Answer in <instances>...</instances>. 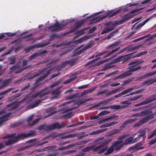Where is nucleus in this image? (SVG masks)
Masks as SVG:
<instances>
[{
	"mask_svg": "<svg viewBox=\"0 0 156 156\" xmlns=\"http://www.w3.org/2000/svg\"><path fill=\"white\" fill-rule=\"evenodd\" d=\"M91 98H88L87 99H83L79 100L77 101H69L66 102L60 105V106H63L66 105H67L72 103L71 105L72 107H66L64 108L63 112L64 113H66L63 115V116L65 118H69L73 116L72 113L69 112L73 109H74L79 107V105L83 104L87 101L91 100Z\"/></svg>",
	"mask_w": 156,
	"mask_h": 156,
	"instance_id": "obj_1",
	"label": "nucleus"
},
{
	"mask_svg": "<svg viewBox=\"0 0 156 156\" xmlns=\"http://www.w3.org/2000/svg\"><path fill=\"white\" fill-rule=\"evenodd\" d=\"M144 61L143 60H138L132 61L129 63L128 64V65L129 66L128 68L129 70L115 77L114 78V80L122 79L125 77L129 76L132 74V72H135L141 69V66H139V65L142 63Z\"/></svg>",
	"mask_w": 156,
	"mask_h": 156,
	"instance_id": "obj_2",
	"label": "nucleus"
},
{
	"mask_svg": "<svg viewBox=\"0 0 156 156\" xmlns=\"http://www.w3.org/2000/svg\"><path fill=\"white\" fill-rule=\"evenodd\" d=\"M35 131L32 130L28 133H20L18 135L16 136H15V134L8 135L4 137V138H12L13 139H9L8 140L5 141L4 143L6 146H9L19 141L20 139H23L25 138L31 136H33L35 135Z\"/></svg>",
	"mask_w": 156,
	"mask_h": 156,
	"instance_id": "obj_3",
	"label": "nucleus"
},
{
	"mask_svg": "<svg viewBox=\"0 0 156 156\" xmlns=\"http://www.w3.org/2000/svg\"><path fill=\"white\" fill-rule=\"evenodd\" d=\"M54 68L51 67L49 68L48 66L39 71V73L32 76L31 77H29L28 76H26L27 79L30 80L32 79L33 78L37 77L40 75L43 74V75L40 78L37 79L34 83L35 87H38L40 85L44 83L43 80L45 79L50 74L51 71H52Z\"/></svg>",
	"mask_w": 156,
	"mask_h": 156,
	"instance_id": "obj_4",
	"label": "nucleus"
},
{
	"mask_svg": "<svg viewBox=\"0 0 156 156\" xmlns=\"http://www.w3.org/2000/svg\"><path fill=\"white\" fill-rule=\"evenodd\" d=\"M129 134L127 133L124 134L118 138V140L116 141L113 143L112 145L107 151L105 153V155H107L110 154L114 151V149L116 151L120 150L123 146L122 145H119V144L123 142L122 139L126 137L129 136Z\"/></svg>",
	"mask_w": 156,
	"mask_h": 156,
	"instance_id": "obj_5",
	"label": "nucleus"
},
{
	"mask_svg": "<svg viewBox=\"0 0 156 156\" xmlns=\"http://www.w3.org/2000/svg\"><path fill=\"white\" fill-rule=\"evenodd\" d=\"M122 17L124 18L119 21L116 22L115 23L113 24L112 26H110L109 27L104 28L103 30L101 31V34H104L107 33L108 32L112 31L115 29L116 25H119L123 24L129 20L133 18V15H130L129 14H127L123 16Z\"/></svg>",
	"mask_w": 156,
	"mask_h": 156,
	"instance_id": "obj_6",
	"label": "nucleus"
},
{
	"mask_svg": "<svg viewBox=\"0 0 156 156\" xmlns=\"http://www.w3.org/2000/svg\"><path fill=\"white\" fill-rule=\"evenodd\" d=\"M65 126L61 125L58 122H56L50 125L44 124L38 127L37 129L41 133H44L55 129H59Z\"/></svg>",
	"mask_w": 156,
	"mask_h": 156,
	"instance_id": "obj_7",
	"label": "nucleus"
},
{
	"mask_svg": "<svg viewBox=\"0 0 156 156\" xmlns=\"http://www.w3.org/2000/svg\"><path fill=\"white\" fill-rule=\"evenodd\" d=\"M121 10V8H119L115 10H111L107 13L106 15L104 16H100L92 19L90 20V24L99 22L107 17L110 18L116 15Z\"/></svg>",
	"mask_w": 156,
	"mask_h": 156,
	"instance_id": "obj_8",
	"label": "nucleus"
},
{
	"mask_svg": "<svg viewBox=\"0 0 156 156\" xmlns=\"http://www.w3.org/2000/svg\"><path fill=\"white\" fill-rule=\"evenodd\" d=\"M67 24V23H66L65 24H63L58 22H56L55 24L50 25L47 28L48 29H51V32H56L62 30L64 28V27Z\"/></svg>",
	"mask_w": 156,
	"mask_h": 156,
	"instance_id": "obj_9",
	"label": "nucleus"
},
{
	"mask_svg": "<svg viewBox=\"0 0 156 156\" xmlns=\"http://www.w3.org/2000/svg\"><path fill=\"white\" fill-rule=\"evenodd\" d=\"M156 114V112L153 114H151L150 115L145 116L138 121V122L135 123L133 126L135 127L140 126V125L147 122L149 120H151L154 118V115Z\"/></svg>",
	"mask_w": 156,
	"mask_h": 156,
	"instance_id": "obj_10",
	"label": "nucleus"
},
{
	"mask_svg": "<svg viewBox=\"0 0 156 156\" xmlns=\"http://www.w3.org/2000/svg\"><path fill=\"white\" fill-rule=\"evenodd\" d=\"M118 43L117 42L114 43L110 45H109L106 48L107 49H110L111 48L112 49V50L109 52L105 56H104L103 58H105L109 56L110 55L114 52H116L118 51L119 49L120 48V47H119L115 49H114L116 47Z\"/></svg>",
	"mask_w": 156,
	"mask_h": 156,
	"instance_id": "obj_11",
	"label": "nucleus"
},
{
	"mask_svg": "<svg viewBox=\"0 0 156 156\" xmlns=\"http://www.w3.org/2000/svg\"><path fill=\"white\" fill-rule=\"evenodd\" d=\"M47 89L48 88H45L44 89L42 90L40 92L33 94L32 96V98H34L37 96H39V97H41L47 95L50 92V91L48 90H47Z\"/></svg>",
	"mask_w": 156,
	"mask_h": 156,
	"instance_id": "obj_12",
	"label": "nucleus"
},
{
	"mask_svg": "<svg viewBox=\"0 0 156 156\" xmlns=\"http://www.w3.org/2000/svg\"><path fill=\"white\" fill-rule=\"evenodd\" d=\"M154 96L153 95V94L151 96L149 97L147 99L141 101L139 103L135 104L134 106L135 107H137L140 105L147 104L155 101L156 99L155 98Z\"/></svg>",
	"mask_w": 156,
	"mask_h": 156,
	"instance_id": "obj_13",
	"label": "nucleus"
},
{
	"mask_svg": "<svg viewBox=\"0 0 156 156\" xmlns=\"http://www.w3.org/2000/svg\"><path fill=\"white\" fill-rule=\"evenodd\" d=\"M47 53V51L46 50H43L42 51H39L38 52H36L35 53L29 56L28 58V61L32 60L33 59L35 58L36 57L38 56H40L42 55L45 54Z\"/></svg>",
	"mask_w": 156,
	"mask_h": 156,
	"instance_id": "obj_14",
	"label": "nucleus"
},
{
	"mask_svg": "<svg viewBox=\"0 0 156 156\" xmlns=\"http://www.w3.org/2000/svg\"><path fill=\"white\" fill-rule=\"evenodd\" d=\"M2 111H0V126H2L3 123L8 120V117L11 114V113L9 112L5 115H2Z\"/></svg>",
	"mask_w": 156,
	"mask_h": 156,
	"instance_id": "obj_15",
	"label": "nucleus"
},
{
	"mask_svg": "<svg viewBox=\"0 0 156 156\" xmlns=\"http://www.w3.org/2000/svg\"><path fill=\"white\" fill-rule=\"evenodd\" d=\"M133 53H131L124 55L120 56L121 61H122V63H123L129 60L131 58H132L133 57L132 55Z\"/></svg>",
	"mask_w": 156,
	"mask_h": 156,
	"instance_id": "obj_16",
	"label": "nucleus"
},
{
	"mask_svg": "<svg viewBox=\"0 0 156 156\" xmlns=\"http://www.w3.org/2000/svg\"><path fill=\"white\" fill-rule=\"evenodd\" d=\"M21 47V46L19 45L18 44H16L15 46H13L11 47L10 49L8 51L3 54L2 55V56L5 55L9 54L12 51L14 50L16 52Z\"/></svg>",
	"mask_w": 156,
	"mask_h": 156,
	"instance_id": "obj_17",
	"label": "nucleus"
},
{
	"mask_svg": "<svg viewBox=\"0 0 156 156\" xmlns=\"http://www.w3.org/2000/svg\"><path fill=\"white\" fill-rule=\"evenodd\" d=\"M33 117V115H31L29 116L27 119V122H28V125L29 126H33L36 123L40 120V119L37 118L34 120L31 123H30L31 122L32 120Z\"/></svg>",
	"mask_w": 156,
	"mask_h": 156,
	"instance_id": "obj_18",
	"label": "nucleus"
},
{
	"mask_svg": "<svg viewBox=\"0 0 156 156\" xmlns=\"http://www.w3.org/2000/svg\"><path fill=\"white\" fill-rule=\"evenodd\" d=\"M143 144L141 142H139L136 143L135 146L131 147L133 150H142L144 148L143 146H142Z\"/></svg>",
	"mask_w": 156,
	"mask_h": 156,
	"instance_id": "obj_19",
	"label": "nucleus"
},
{
	"mask_svg": "<svg viewBox=\"0 0 156 156\" xmlns=\"http://www.w3.org/2000/svg\"><path fill=\"white\" fill-rule=\"evenodd\" d=\"M136 120V119H127L122 123V124L120 126V128L121 129L123 128H125V126L126 125L129 124L133 123L135 122Z\"/></svg>",
	"mask_w": 156,
	"mask_h": 156,
	"instance_id": "obj_20",
	"label": "nucleus"
},
{
	"mask_svg": "<svg viewBox=\"0 0 156 156\" xmlns=\"http://www.w3.org/2000/svg\"><path fill=\"white\" fill-rule=\"evenodd\" d=\"M95 149H96L95 146L94 145H92L91 146L87 147L82 149V151L83 152H89L92 150L93 151L96 152V151Z\"/></svg>",
	"mask_w": 156,
	"mask_h": 156,
	"instance_id": "obj_21",
	"label": "nucleus"
},
{
	"mask_svg": "<svg viewBox=\"0 0 156 156\" xmlns=\"http://www.w3.org/2000/svg\"><path fill=\"white\" fill-rule=\"evenodd\" d=\"M19 106V104L17 103H14L8 105L7 106L8 111H11L16 108Z\"/></svg>",
	"mask_w": 156,
	"mask_h": 156,
	"instance_id": "obj_22",
	"label": "nucleus"
},
{
	"mask_svg": "<svg viewBox=\"0 0 156 156\" xmlns=\"http://www.w3.org/2000/svg\"><path fill=\"white\" fill-rule=\"evenodd\" d=\"M50 44V42L48 41L46 42L42 43V44H36L32 46L33 48H39L44 47Z\"/></svg>",
	"mask_w": 156,
	"mask_h": 156,
	"instance_id": "obj_23",
	"label": "nucleus"
},
{
	"mask_svg": "<svg viewBox=\"0 0 156 156\" xmlns=\"http://www.w3.org/2000/svg\"><path fill=\"white\" fill-rule=\"evenodd\" d=\"M141 117L150 115L152 113V112L150 109H146L140 112Z\"/></svg>",
	"mask_w": 156,
	"mask_h": 156,
	"instance_id": "obj_24",
	"label": "nucleus"
},
{
	"mask_svg": "<svg viewBox=\"0 0 156 156\" xmlns=\"http://www.w3.org/2000/svg\"><path fill=\"white\" fill-rule=\"evenodd\" d=\"M152 17H150L145 20L144 21H143L142 23H140L137 25L135 27V29H137L140 28L142 27L143 26H144L147 22L149 21L151 19Z\"/></svg>",
	"mask_w": 156,
	"mask_h": 156,
	"instance_id": "obj_25",
	"label": "nucleus"
},
{
	"mask_svg": "<svg viewBox=\"0 0 156 156\" xmlns=\"http://www.w3.org/2000/svg\"><path fill=\"white\" fill-rule=\"evenodd\" d=\"M84 23V22L83 21H81L75 24V28L74 29L71 30V31L69 32L68 33H70L75 30L76 29L80 27Z\"/></svg>",
	"mask_w": 156,
	"mask_h": 156,
	"instance_id": "obj_26",
	"label": "nucleus"
},
{
	"mask_svg": "<svg viewBox=\"0 0 156 156\" xmlns=\"http://www.w3.org/2000/svg\"><path fill=\"white\" fill-rule=\"evenodd\" d=\"M42 100H41L40 99L38 100L37 101H34V103H33L32 104H31L29 106V107L30 108H33L37 106L38 105L41 103V101Z\"/></svg>",
	"mask_w": 156,
	"mask_h": 156,
	"instance_id": "obj_27",
	"label": "nucleus"
},
{
	"mask_svg": "<svg viewBox=\"0 0 156 156\" xmlns=\"http://www.w3.org/2000/svg\"><path fill=\"white\" fill-rule=\"evenodd\" d=\"M133 144V137L130 136L127 138L125 140L124 144Z\"/></svg>",
	"mask_w": 156,
	"mask_h": 156,
	"instance_id": "obj_28",
	"label": "nucleus"
},
{
	"mask_svg": "<svg viewBox=\"0 0 156 156\" xmlns=\"http://www.w3.org/2000/svg\"><path fill=\"white\" fill-rule=\"evenodd\" d=\"M11 80L10 78L5 80L2 83V85L0 86V89L3 88L8 84L10 83Z\"/></svg>",
	"mask_w": 156,
	"mask_h": 156,
	"instance_id": "obj_29",
	"label": "nucleus"
},
{
	"mask_svg": "<svg viewBox=\"0 0 156 156\" xmlns=\"http://www.w3.org/2000/svg\"><path fill=\"white\" fill-rule=\"evenodd\" d=\"M56 146H50L47 147H46L42 149L43 151H53L55 150Z\"/></svg>",
	"mask_w": 156,
	"mask_h": 156,
	"instance_id": "obj_30",
	"label": "nucleus"
},
{
	"mask_svg": "<svg viewBox=\"0 0 156 156\" xmlns=\"http://www.w3.org/2000/svg\"><path fill=\"white\" fill-rule=\"evenodd\" d=\"M88 29L87 28H84L80 31L76 33V36L74 37V38H75L78 36H79L84 34V31Z\"/></svg>",
	"mask_w": 156,
	"mask_h": 156,
	"instance_id": "obj_31",
	"label": "nucleus"
},
{
	"mask_svg": "<svg viewBox=\"0 0 156 156\" xmlns=\"http://www.w3.org/2000/svg\"><path fill=\"white\" fill-rule=\"evenodd\" d=\"M78 58H76L75 59H72L68 61L65 62V64H69L70 65L72 66L75 64V62L77 60Z\"/></svg>",
	"mask_w": 156,
	"mask_h": 156,
	"instance_id": "obj_32",
	"label": "nucleus"
},
{
	"mask_svg": "<svg viewBox=\"0 0 156 156\" xmlns=\"http://www.w3.org/2000/svg\"><path fill=\"white\" fill-rule=\"evenodd\" d=\"M114 66L111 63L106 64L104 67L101 70V71H105L109 69L114 67Z\"/></svg>",
	"mask_w": 156,
	"mask_h": 156,
	"instance_id": "obj_33",
	"label": "nucleus"
},
{
	"mask_svg": "<svg viewBox=\"0 0 156 156\" xmlns=\"http://www.w3.org/2000/svg\"><path fill=\"white\" fill-rule=\"evenodd\" d=\"M60 87H58L55 89V90L53 91L52 94L55 97H58L59 94L60 92Z\"/></svg>",
	"mask_w": 156,
	"mask_h": 156,
	"instance_id": "obj_34",
	"label": "nucleus"
},
{
	"mask_svg": "<svg viewBox=\"0 0 156 156\" xmlns=\"http://www.w3.org/2000/svg\"><path fill=\"white\" fill-rule=\"evenodd\" d=\"M155 74H156V71L154 72L148 73L143 75V78H144V79H146Z\"/></svg>",
	"mask_w": 156,
	"mask_h": 156,
	"instance_id": "obj_35",
	"label": "nucleus"
},
{
	"mask_svg": "<svg viewBox=\"0 0 156 156\" xmlns=\"http://www.w3.org/2000/svg\"><path fill=\"white\" fill-rule=\"evenodd\" d=\"M107 144V143H106L105 141L104 142H102L99 145H98V146L95 147V149L96 150V151H98L99 149H100L101 148H102L103 147H104V146H105Z\"/></svg>",
	"mask_w": 156,
	"mask_h": 156,
	"instance_id": "obj_36",
	"label": "nucleus"
},
{
	"mask_svg": "<svg viewBox=\"0 0 156 156\" xmlns=\"http://www.w3.org/2000/svg\"><path fill=\"white\" fill-rule=\"evenodd\" d=\"M156 80L155 79L154 80L153 79H149L148 80L145 81H144L143 83L144 84H148V85L154 83L156 82V81H155Z\"/></svg>",
	"mask_w": 156,
	"mask_h": 156,
	"instance_id": "obj_37",
	"label": "nucleus"
},
{
	"mask_svg": "<svg viewBox=\"0 0 156 156\" xmlns=\"http://www.w3.org/2000/svg\"><path fill=\"white\" fill-rule=\"evenodd\" d=\"M118 29H116L112 32H111L107 36L106 39H109L111 37H113L114 35L118 32Z\"/></svg>",
	"mask_w": 156,
	"mask_h": 156,
	"instance_id": "obj_38",
	"label": "nucleus"
},
{
	"mask_svg": "<svg viewBox=\"0 0 156 156\" xmlns=\"http://www.w3.org/2000/svg\"><path fill=\"white\" fill-rule=\"evenodd\" d=\"M19 66L18 65H16L13 66L10 68L9 69L10 73L13 72L15 70H16L17 68H19Z\"/></svg>",
	"mask_w": 156,
	"mask_h": 156,
	"instance_id": "obj_39",
	"label": "nucleus"
},
{
	"mask_svg": "<svg viewBox=\"0 0 156 156\" xmlns=\"http://www.w3.org/2000/svg\"><path fill=\"white\" fill-rule=\"evenodd\" d=\"M85 51L83 48H82L80 50H77L74 52L73 56H75L77 55L81 54L83 51Z\"/></svg>",
	"mask_w": 156,
	"mask_h": 156,
	"instance_id": "obj_40",
	"label": "nucleus"
},
{
	"mask_svg": "<svg viewBox=\"0 0 156 156\" xmlns=\"http://www.w3.org/2000/svg\"><path fill=\"white\" fill-rule=\"evenodd\" d=\"M120 129H115L109 132V136H112L113 135L116 134L120 131Z\"/></svg>",
	"mask_w": 156,
	"mask_h": 156,
	"instance_id": "obj_41",
	"label": "nucleus"
},
{
	"mask_svg": "<svg viewBox=\"0 0 156 156\" xmlns=\"http://www.w3.org/2000/svg\"><path fill=\"white\" fill-rule=\"evenodd\" d=\"M144 89H142V90H138L136 91H135L133 92L130 93L129 94L126 95L124 97L128 96L130 95H133V94H139L143 90H144Z\"/></svg>",
	"mask_w": 156,
	"mask_h": 156,
	"instance_id": "obj_42",
	"label": "nucleus"
},
{
	"mask_svg": "<svg viewBox=\"0 0 156 156\" xmlns=\"http://www.w3.org/2000/svg\"><path fill=\"white\" fill-rule=\"evenodd\" d=\"M9 60L10 61V62L9 63V64H14L15 63L16 61V58L14 56H13L9 58Z\"/></svg>",
	"mask_w": 156,
	"mask_h": 156,
	"instance_id": "obj_43",
	"label": "nucleus"
},
{
	"mask_svg": "<svg viewBox=\"0 0 156 156\" xmlns=\"http://www.w3.org/2000/svg\"><path fill=\"white\" fill-rule=\"evenodd\" d=\"M13 88H10L5 91H3L0 93V96H4L3 95L4 94L12 90H13Z\"/></svg>",
	"mask_w": 156,
	"mask_h": 156,
	"instance_id": "obj_44",
	"label": "nucleus"
},
{
	"mask_svg": "<svg viewBox=\"0 0 156 156\" xmlns=\"http://www.w3.org/2000/svg\"><path fill=\"white\" fill-rule=\"evenodd\" d=\"M108 52V51H103V52H102L101 53H99L98 55H95V57H96L97 58H95L94 60L93 61H96V60L99 59L100 58V57H99L100 56L102 55L105 54V53H107Z\"/></svg>",
	"mask_w": 156,
	"mask_h": 156,
	"instance_id": "obj_45",
	"label": "nucleus"
},
{
	"mask_svg": "<svg viewBox=\"0 0 156 156\" xmlns=\"http://www.w3.org/2000/svg\"><path fill=\"white\" fill-rule=\"evenodd\" d=\"M32 34H30L23 36V38L25 39L26 41H29L32 39Z\"/></svg>",
	"mask_w": 156,
	"mask_h": 156,
	"instance_id": "obj_46",
	"label": "nucleus"
},
{
	"mask_svg": "<svg viewBox=\"0 0 156 156\" xmlns=\"http://www.w3.org/2000/svg\"><path fill=\"white\" fill-rule=\"evenodd\" d=\"M93 43V42L92 41H90L86 46L83 48L84 50H86L88 49L91 48L92 47Z\"/></svg>",
	"mask_w": 156,
	"mask_h": 156,
	"instance_id": "obj_47",
	"label": "nucleus"
},
{
	"mask_svg": "<svg viewBox=\"0 0 156 156\" xmlns=\"http://www.w3.org/2000/svg\"><path fill=\"white\" fill-rule=\"evenodd\" d=\"M134 89L133 87H131L127 89L126 90L121 92L122 95L126 94L128 93L129 92L132 91Z\"/></svg>",
	"mask_w": 156,
	"mask_h": 156,
	"instance_id": "obj_48",
	"label": "nucleus"
},
{
	"mask_svg": "<svg viewBox=\"0 0 156 156\" xmlns=\"http://www.w3.org/2000/svg\"><path fill=\"white\" fill-rule=\"evenodd\" d=\"M139 134L138 135L140 137H143L146 134V131L144 129L141 130L139 131Z\"/></svg>",
	"mask_w": 156,
	"mask_h": 156,
	"instance_id": "obj_49",
	"label": "nucleus"
},
{
	"mask_svg": "<svg viewBox=\"0 0 156 156\" xmlns=\"http://www.w3.org/2000/svg\"><path fill=\"white\" fill-rule=\"evenodd\" d=\"M118 123V122H111L109 123H107L105 124V127H108L111 126H113L115 124H117Z\"/></svg>",
	"mask_w": 156,
	"mask_h": 156,
	"instance_id": "obj_50",
	"label": "nucleus"
},
{
	"mask_svg": "<svg viewBox=\"0 0 156 156\" xmlns=\"http://www.w3.org/2000/svg\"><path fill=\"white\" fill-rule=\"evenodd\" d=\"M90 140H83V141H82L81 142H77L76 143V145H82L83 144H85L87 143L89 141H90Z\"/></svg>",
	"mask_w": 156,
	"mask_h": 156,
	"instance_id": "obj_51",
	"label": "nucleus"
},
{
	"mask_svg": "<svg viewBox=\"0 0 156 156\" xmlns=\"http://www.w3.org/2000/svg\"><path fill=\"white\" fill-rule=\"evenodd\" d=\"M50 38L49 39V40L50 41L52 40L53 39H54L55 38H58L59 37L58 35L56 34H53L50 36Z\"/></svg>",
	"mask_w": 156,
	"mask_h": 156,
	"instance_id": "obj_52",
	"label": "nucleus"
},
{
	"mask_svg": "<svg viewBox=\"0 0 156 156\" xmlns=\"http://www.w3.org/2000/svg\"><path fill=\"white\" fill-rule=\"evenodd\" d=\"M110 108L112 109L118 110L121 109L122 107L120 105H114L111 106Z\"/></svg>",
	"mask_w": 156,
	"mask_h": 156,
	"instance_id": "obj_53",
	"label": "nucleus"
},
{
	"mask_svg": "<svg viewBox=\"0 0 156 156\" xmlns=\"http://www.w3.org/2000/svg\"><path fill=\"white\" fill-rule=\"evenodd\" d=\"M156 135V130H154L150 135L148 136V139H150L153 137L154 135Z\"/></svg>",
	"mask_w": 156,
	"mask_h": 156,
	"instance_id": "obj_54",
	"label": "nucleus"
},
{
	"mask_svg": "<svg viewBox=\"0 0 156 156\" xmlns=\"http://www.w3.org/2000/svg\"><path fill=\"white\" fill-rule=\"evenodd\" d=\"M74 136L73 135L71 134H69L66 135H63L61 136V139H65L68 138H71L74 137Z\"/></svg>",
	"mask_w": 156,
	"mask_h": 156,
	"instance_id": "obj_55",
	"label": "nucleus"
},
{
	"mask_svg": "<svg viewBox=\"0 0 156 156\" xmlns=\"http://www.w3.org/2000/svg\"><path fill=\"white\" fill-rule=\"evenodd\" d=\"M141 97H142V95H140L138 96H134L131 98H130L129 99V101H135L137 99H138Z\"/></svg>",
	"mask_w": 156,
	"mask_h": 156,
	"instance_id": "obj_56",
	"label": "nucleus"
},
{
	"mask_svg": "<svg viewBox=\"0 0 156 156\" xmlns=\"http://www.w3.org/2000/svg\"><path fill=\"white\" fill-rule=\"evenodd\" d=\"M76 94H74L72 95H69L66 97V100H69L74 98L76 97Z\"/></svg>",
	"mask_w": 156,
	"mask_h": 156,
	"instance_id": "obj_57",
	"label": "nucleus"
},
{
	"mask_svg": "<svg viewBox=\"0 0 156 156\" xmlns=\"http://www.w3.org/2000/svg\"><path fill=\"white\" fill-rule=\"evenodd\" d=\"M88 135H85V132H83L80 134H79L78 136V139H80L86 136H87Z\"/></svg>",
	"mask_w": 156,
	"mask_h": 156,
	"instance_id": "obj_58",
	"label": "nucleus"
},
{
	"mask_svg": "<svg viewBox=\"0 0 156 156\" xmlns=\"http://www.w3.org/2000/svg\"><path fill=\"white\" fill-rule=\"evenodd\" d=\"M76 78V77L75 76V77H73V78H70L69 79H68V80H66L63 83L64 84L68 83L70 82L73 80L74 79H75Z\"/></svg>",
	"mask_w": 156,
	"mask_h": 156,
	"instance_id": "obj_59",
	"label": "nucleus"
},
{
	"mask_svg": "<svg viewBox=\"0 0 156 156\" xmlns=\"http://www.w3.org/2000/svg\"><path fill=\"white\" fill-rule=\"evenodd\" d=\"M121 58L120 57V56H119L115 59H114L113 60L112 62V63H115L118 62H119L121 61Z\"/></svg>",
	"mask_w": 156,
	"mask_h": 156,
	"instance_id": "obj_60",
	"label": "nucleus"
},
{
	"mask_svg": "<svg viewBox=\"0 0 156 156\" xmlns=\"http://www.w3.org/2000/svg\"><path fill=\"white\" fill-rule=\"evenodd\" d=\"M25 80V79L24 78H20L19 79L15 80L14 82V84H19L21 81H23Z\"/></svg>",
	"mask_w": 156,
	"mask_h": 156,
	"instance_id": "obj_61",
	"label": "nucleus"
},
{
	"mask_svg": "<svg viewBox=\"0 0 156 156\" xmlns=\"http://www.w3.org/2000/svg\"><path fill=\"white\" fill-rule=\"evenodd\" d=\"M110 112H108L106 111H103L101 112L98 114V115L99 116L105 115L109 113Z\"/></svg>",
	"mask_w": 156,
	"mask_h": 156,
	"instance_id": "obj_62",
	"label": "nucleus"
},
{
	"mask_svg": "<svg viewBox=\"0 0 156 156\" xmlns=\"http://www.w3.org/2000/svg\"><path fill=\"white\" fill-rule=\"evenodd\" d=\"M118 117V116L117 115H116L115 114H113L111 116H109L107 118L108 121L111 119H113L115 118H117Z\"/></svg>",
	"mask_w": 156,
	"mask_h": 156,
	"instance_id": "obj_63",
	"label": "nucleus"
},
{
	"mask_svg": "<svg viewBox=\"0 0 156 156\" xmlns=\"http://www.w3.org/2000/svg\"><path fill=\"white\" fill-rule=\"evenodd\" d=\"M108 91V89H105L102 91H100L97 93L98 95H100L102 94H104L107 92Z\"/></svg>",
	"mask_w": 156,
	"mask_h": 156,
	"instance_id": "obj_64",
	"label": "nucleus"
}]
</instances>
